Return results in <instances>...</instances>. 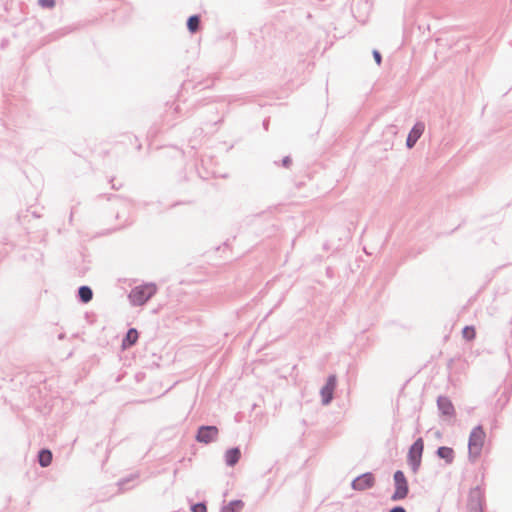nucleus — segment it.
Returning <instances> with one entry per match:
<instances>
[{
	"instance_id": "f257e3e1",
	"label": "nucleus",
	"mask_w": 512,
	"mask_h": 512,
	"mask_svg": "<svg viewBox=\"0 0 512 512\" xmlns=\"http://www.w3.org/2000/svg\"><path fill=\"white\" fill-rule=\"evenodd\" d=\"M486 434L482 425H477L472 429L468 440V458L475 462L481 455Z\"/></svg>"
},
{
	"instance_id": "f03ea898",
	"label": "nucleus",
	"mask_w": 512,
	"mask_h": 512,
	"mask_svg": "<svg viewBox=\"0 0 512 512\" xmlns=\"http://www.w3.org/2000/svg\"><path fill=\"white\" fill-rule=\"evenodd\" d=\"M157 287L153 283L134 287L128 297L132 305L142 306L150 300L156 293Z\"/></svg>"
},
{
	"instance_id": "7ed1b4c3",
	"label": "nucleus",
	"mask_w": 512,
	"mask_h": 512,
	"mask_svg": "<svg viewBox=\"0 0 512 512\" xmlns=\"http://www.w3.org/2000/svg\"><path fill=\"white\" fill-rule=\"evenodd\" d=\"M423 451L424 441L423 438L419 437L410 446L407 454V464L414 474H416L420 469Z\"/></svg>"
},
{
	"instance_id": "20e7f679",
	"label": "nucleus",
	"mask_w": 512,
	"mask_h": 512,
	"mask_svg": "<svg viewBox=\"0 0 512 512\" xmlns=\"http://www.w3.org/2000/svg\"><path fill=\"white\" fill-rule=\"evenodd\" d=\"M394 492L390 499L392 501H400L405 499L409 494V484L402 470H397L393 474Z\"/></svg>"
},
{
	"instance_id": "39448f33",
	"label": "nucleus",
	"mask_w": 512,
	"mask_h": 512,
	"mask_svg": "<svg viewBox=\"0 0 512 512\" xmlns=\"http://www.w3.org/2000/svg\"><path fill=\"white\" fill-rule=\"evenodd\" d=\"M485 505L484 493L479 486L472 489L468 498V512H483Z\"/></svg>"
},
{
	"instance_id": "423d86ee",
	"label": "nucleus",
	"mask_w": 512,
	"mask_h": 512,
	"mask_svg": "<svg viewBox=\"0 0 512 512\" xmlns=\"http://www.w3.org/2000/svg\"><path fill=\"white\" fill-rule=\"evenodd\" d=\"M219 430L214 425H202L197 429L195 435L196 441L199 443L209 444L214 442L218 437Z\"/></svg>"
},
{
	"instance_id": "0eeeda50",
	"label": "nucleus",
	"mask_w": 512,
	"mask_h": 512,
	"mask_svg": "<svg viewBox=\"0 0 512 512\" xmlns=\"http://www.w3.org/2000/svg\"><path fill=\"white\" fill-rule=\"evenodd\" d=\"M337 386V377L331 374L327 377L325 385L320 390L321 402L323 405H329L334 397V390Z\"/></svg>"
},
{
	"instance_id": "6e6552de",
	"label": "nucleus",
	"mask_w": 512,
	"mask_h": 512,
	"mask_svg": "<svg viewBox=\"0 0 512 512\" xmlns=\"http://www.w3.org/2000/svg\"><path fill=\"white\" fill-rule=\"evenodd\" d=\"M375 485V477L372 472H366L357 476L351 482V487L355 491H365Z\"/></svg>"
},
{
	"instance_id": "1a4fd4ad",
	"label": "nucleus",
	"mask_w": 512,
	"mask_h": 512,
	"mask_svg": "<svg viewBox=\"0 0 512 512\" xmlns=\"http://www.w3.org/2000/svg\"><path fill=\"white\" fill-rule=\"evenodd\" d=\"M425 125L422 122H417L410 130L407 139L406 146L411 149L415 146L421 135L423 134Z\"/></svg>"
},
{
	"instance_id": "9d476101",
	"label": "nucleus",
	"mask_w": 512,
	"mask_h": 512,
	"mask_svg": "<svg viewBox=\"0 0 512 512\" xmlns=\"http://www.w3.org/2000/svg\"><path fill=\"white\" fill-rule=\"evenodd\" d=\"M437 407L443 416H455V408L452 401L447 396H439L437 398Z\"/></svg>"
},
{
	"instance_id": "9b49d317",
	"label": "nucleus",
	"mask_w": 512,
	"mask_h": 512,
	"mask_svg": "<svg viewBox=\"0 0 512 512\" xmlns=\"http://www.w3.org/2000/svg\"><path fill=\"white\" fill-rule=\"evenodd\" d=\"M241 457V451L239 447H232L225 452V463L229 467L235 466Z\"/></svg>"
},
{
	"instance_id": "f8f14e48",
	"label": "nucleus",
	"mask_w": 512,
	"mask_h": 512,
	"mask_svg": "<svg viewBox=\"0 0 512 512\" xmlns=\"http://www.w3.org/2000/svg\"><path fill=\"white\" fill-rule=\"evenodd\" d=\"M436 455L440 459H443L446 462V464H452L453 461H454L455 453H454V450L451 447L440 446L436 450Z\"/></svg>"
},
{
	"instance_id": "ddd939ff",
	"label": "nucleus",
	"mask_w": 512,
	"mask_h": 512,
	"mask_svg": "<svg viewBox=\"0 0 512 512\" xmlns=\"http://www.w3.org/2000/svg\"><path fill=\"white\" fill-rule=\"evenodd\" d=\"M138 337H139V334H138L137 329H135V328L128 329L125 337L122 340V347L123 348L132 347L133 345L136 344Z\"/></svg>"
},
{
	"instance_id": "4468645a",
	"label": "nucleus",
	"mask_w": 512,
	"mask_h": 512,
	"mask_svg": "<svg viewBox=\"0 0 512 512\" xmlns=\"http://www.w3.org/2000/svg\"><path fill=\"white\" fill-rule=\"evenodd\" d=\"M77 297L81 303H89L93 298V291L89 286L82 285L78 288Z\"/></svg>"
},
{
	"instance_id": "2eb2a0df",
	"label": "nucleus",
	"mask_w": 512,
	"mask_h": 512,
	"mask_svg": "<svg viewBox=\"0 0 512 512\" xmlns=\"http://www.w3.org/2000/svg\"><path fill=\"white\" fill-rule=\"evenodd\" d=\"M37 458H38L39 465L43 468H46L52 462V458H53L52 452L47 448H43L38 452Z\"/></svg>"
},
{
	"instance_id": "dca6fc26",
	"label": "nucleus",
	"mask_w": 512,
	"mask_h": 512,
	"mask_svg": "<svg viewBox=\"0 0 512 512\" xmlns=\"http://www.w3.org/2000/svg\"><path fill=\"white\" fill-rule=\"evenodd\" d=\"M201 19L197 14L191 15L188 17L186 25L187 29L190 33H196L200 29Z\"/></svg>"
},
{
	"instance_id": "f3484780",
	"label": "nucleus",
	"mask_w": 512,
	"mask_h": 512,
	"mask_svg": "<svg viewBox=\"0 0 512 512\" xmlns=\"http://www.w3.org/2000/svg\"><path fill=\"white\" fill-rule=\"evenodd\" d=\"M244 507L242 500H232L227 505L223 506L220 512H240Z\"/></svg>"
},
{
	"instance_id": "a211bd4d",
	"label": "nucleus",
	"mask_w": 512,
	"mask_h": 512,
	"mask_svg": "<svg viewBox=\"0 0 512 512\" xmlns=\"http://www.w3.org/2000/svg\"><path fill=\"white\" fill-rule=\"evenodd\" d=\"M138 474L135 473V474H131L129 475L128 477H125V478H121L119 481H118V486H119V489L120 490H127L129 489L130 487L127 486V484L130 482V481H135L137 478H138Z\"/></svg>"
},
{
	"instance_id": "6ab92c4d",
	"label": "nucleus",
	"mask_w": 512,
	"mask_h": 512,
	"mask_svg": "<svg viewBox=\"0 0 512 512\" xmlns=\"http://www.w3.org/2000/svg\"><path fill=\"white\" fill-rule=\"evenodd\" d=\"M463 338L470 341L476 336V332L473 326H465L462 330Z\"/></svg>"
},
{
	"instance_id": "aec40b11",
	"label": "nucleus",
	"mask_w": 512,
	"mask_h": 512,
	"mask_svg": "<svg viewBox=\"0 0 512 512\" xmlns=\"http://www.w3.org/2000/svg\"><path fill=\"white\" fill-rule=\"evenodd\" d=\"M192 512H207V506L205 502H198L191 506Z\"/></svg>"
},
{
	"instance_id": "412c9836",
	"label": "nucleus",
	"mask_w": 512,
	"mask_h": 512,
	"mask_svg": "<svg viewBox=\"0 0 512 512\" xmlns=\"http://www.w3.org/2000/svg\"><path fill=\"white\" fill-rule=\"evenodd\" d=\"M38 4L42 8L52 9L55 7L56 2H55V0H38Z\"/></svg>"
},
{
	"instance_id": "4be33fe9",
	"label": "nucleus",
	"mask_w": 512,
	"mask_h": 512,
	"mask_svg": "<svg viewBox=\"0 0 512 512\" xmlns=\"http://www.w3.org/2000/svg\"><path fill=\"white\" fill-rule=\"evenodd\" d=\"M372 55L377 65H380L382 63L381 53L378 50L374 49Z\"/></svg>"
},
{
	"instance_id": "5701e85b",
	"label": "nucleus",
	"mask_w": 512,
	"mask_h": 512,
	"mask_svg": "<svg viewBox=\"0 0 512 512\" xmlns=\"http://www.w3.org/2000/svg\"><path fill=\"white\" fill-rule=\"evenodd\" d=\"M291 163H292V159L290 158V156H285L282 159V166L285 168H289Z\"/></svg>"
},
{
	"instance_id": "b1692460",
	"label": "nucleus",
	"mask_w": 512,
	"mask_h": 512,
	"mask_svg": "<svg viewBox=\"0 0 512 512\" xmlns=\"http://www.w3.org/2000/svg\"><path fill=\"white\" fill-rule=\"evenodd\" d=\"M389 512H406V509L403 506H394Z\"/></svg>"
},
{
	"instance_id": "393cba45",
	"label": "nucleus",
	"mask_w": 512,
	"mask_h": 512,
	"mask_svg": "<svg viewBox=\"0 0 512 512\" xmlns=\"http://www.w3.org/2000/svg\"><path fill=\"white\" fill-rule=\"evenodd\" d=\"M268 123H269V122H268V120H267V119H266V120H264V122H263V126H264V128H265L266 130L268 129Z\"/></svg>"
},
{
	"instance_id": "a878e982",
	"label": "nucleus",
	"mask_w": 512,
	"mask_h": 512,
	"mask_svg": "<svg viewBox=\"0 0 512 512\" xmlns=\"http://www.w3.org/2000/svg\"><path fill=\"white\" fill-rule=\"evenodd\" d=\"M65 338V334L61 333L58 335L59 340H63Z\"/></svg>"
}]
</instances>
